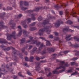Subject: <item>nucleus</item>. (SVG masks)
<instances>
[{
  "label": "nucleus",
  "instance_id": "72a5a7b5",
  "mask_svg": "<svg viewBox=\"0 0 79 79\" xmlns=\"http://www.w3.org/2000/svg\"><path fill=\"white\" fill-rule=\"evenodd\" d=\"M68 62H66V63H65L64 64V66H65V68H66V67H68V66H69V65L68 64Z\"/></svg>",
  "mask_w": 79,
  "mask_h": 79
},
{
  "label": "nucleus",
  "instance_id": "cd10ccee",
  "mask_svg": "<svg viewBox=\"0 0 79 79\" xmlns=\"http://www.w3.org/2000/svg\"><path fill=\"white\" fill-rule=\"evenodd\" d=\"M34 57L31 56L30 57V62H32V61H33V60L34 59Z\"/></svg>",
  "mask_w": 79,
  "mask_h": 79
},
{
  "label": "nucleus",
  "instance_id": "473e14b6",
  "mask_svg": "<svg viewBox=\"0 0 79 79\" xmlns=\"http://www.w3.org/2000/svg\"><path fill=\"white\" fill-rule=\"evenodd\" d=\"M77 74H78V73L76 71L75 72H74L73 73H72L71 74V76H73V75H75Z\"/></svg>",
  "mask_w": 79,
  "mask_h": 79
},
{
  "label": "nucleus",
  "instance_id": "ddd939ff",
  "mask_svg": "<svg viewBox=\"0 0 79 79\" xmlns=\"http://www.w3.org/2000/svg\"><path fill=\"white\" fill-rule=\"evenodd\" d=\"M68 31H69V32H73V30H72L69 29V27L67 26V28H64L63 30V32H67Z\"/></svg>",
  "mask_w": 79,
  "mask_h": 79
},
{
  "label": "nucleus",
  "instance_id": "423d86ee",
  "mask_svg": "<svg viewBox=\"0 0 79 79\" xmlns=\"http://www.w3.org/2000/svg\"><path fill=\"white\" fill-rule=\"evenodd\" d=\"M51 19H52V17L50 16V14H48V15L47 18L41 24V25L42 26H44V25L47 24H49V21Z\"/></svg>",
  "mask_w": 79,
  "mask_h": 79
},
{
  "label": "nucleus",
  "instance_id": "393cba45",
  "mask_svg": "<svg viewBox=\"0 0 79 79\" xmlns=\"http://www.w3.org/2000/svg\"><path fill=\"white\" fill-rule=\"evenodd\" d=\"M45 45H44V44H41L40 45V47H39V50H41V49H42V47H45Z\"/></svg>",
  "mask_w": 79,
  "mask_h": 79
},
{
  "label": "nucleus",
  "instance_id": "58836bf2",
  "mask_svg": "<svg viewBox=\"0 0 79 79\" xmlns=\"http://www.w3.org/2000/svg\"><path fill=\"white\" fill-rule=\"evenodd\" d=\"M13 9V8L12 7H7V10H12Z\"/></svg>",
  "mask_w": 79,
  "mask_h": 79
},
{
  "label": "nucleus",
  "instance_id": "c9c22d12",
  "mask_svg": "<svg viewBox=\"0 0 79 79\" xmlns=\"http://www.w3.org/2000/svg\"><path fill=\"white\" fill-rule=\"evenodd\" d=\"M5 15V13H3L1 14H0L1 17L2 18H3V16H4V15Z\"/></svg>",
  "mask_w": 79,
  "mask_h": 79
},
{
  "label": "nucleus",
  "instance_id": "052dcab7",
  "mask_svg": "<svg viewBox=\"0 0 79 79\" xmlns=\"http://www.w3.org/2000/svg\"><path fill=\"white\" fill-rule=\"evenodd\" d=\"M74 27H75V28L79 29V26H74Z\"/></svg>",
  "mask_w": 79,
  "mask_h": 79
},
{
  "label": "nucleus",
  "instance_id": "e2e57ef3",
  "mask_svg": "<svg viewBox=\"0 0 79 79\" xmlns=\"http://www.w3.org/2000/svg\"><path fill=\"white\" fill-rule=\"evenodd\" d=\"M14 79H16V78H17V76H15V75H14L13 76Z\"/></svg>",
  "mask_w": 79,
  "mask_h": 79
},
{
  "label": "nucleus",
  "instance_id": "a878e982",
  "mask_svg": "<svg viewBox=\"0 0 79 79\" xmlns=\"http://www.w3.org/2000/svg\"><path fill=\"white\" fill-rule=\"evenodd\" d=\"M74 52H76V53L75 54V55L76 56H77V55L79 56V51H77V50H74Z\"/></svg>",
  "mask_w": 79,
  "mask_h": 79
},
{
  "label": "nucleus",
  "instance_id": "4be33fe9",
  "mask_svg": "<svg viewBox=\"0 0 79 79\" xmlns=\"http://www.w3.org/2000/svg\"><path fill=\"white\" fill-rule=\"evenodd\" d=\"M71 36V35H67V36L65 38V39H66L67 40H71V39H73V38H71L70 39H69V37H70Z\"/></svg>",
  "mask_w": 79,
  "mask_h": 79
},
{
  "label": "nucleus",
  "instance_id": "b1692460",
  "mask_svg": "<svg viewBox=\"0 0 79 79\" xmlns=\"http://www.w3.org/2000/svg\"><path fill=\"white\" fill-rule=\"evenodd\" d=\"M37 64L38 65V66L37 67H36V71H39V70H40V68L39 67V65H40V63H37Z\"/></svg>",
  "mask_w": 79,
  "mask_h": 79
},
{
  "label": "nucleus",
  "instance_id": "3c124183",
  "mask_svg": "<svg viewBox=\"0 0 79 79\" xmlns=\"http://www.w3.org/2000/svg\"><path fill=\"white\" fill-rule=\"evenodd\" d=\"M32 48V45H29V48H28V50H31Z\"/></svg>",
  "mask_w": 79,
  "mask_h": 79
},
{
  "label": "nucleus",
  "instance_id": "8fccbe9b",
  "mask_svg": "<svg viewBox=\"0 0 79 79\" xmlns=\"http://www.w3.org/2000/svg\"><path fill=\"white\" fill-rule=\"evenodd\" d=\"M22 16H23L22 14H20L19 15H18V17L17 18H21V17Z\"/></svg>",
  "mask_w": 79,
  "mask_h": 79
},
{
  "label": "nucleus",
  "instance_id": "79ce46f5",
  "mask_svg": "<svg viewBox=\"0 0 79 79\" xmlns=\"http://www.w3.org/2000/svg\"><path fill=\"white\" fill-rule=\"evenodd\" d=\"M46 53V51L45 50H43L42 52H41V53L42 55H43V54H45Z\"/></svg>",
  "mask_w": 79,
  "mask_h": 79
},
{
  "label": "nucleus",
  "instance_id": "dca6fc26",
  "mask_svg": "<svg viewBox=\"0 0 79 79\" xmlns=\"http://www.w3.org/2000/svg\"><path fill=\"white\" fill-rule=\"evenodd\" d=\"M23 33L25 37H28V35H29V32H27L26 30H23Z\"/></svg>",
  "mask_w": 79,
  "mask_h": 79
},
{
  "label": "nucleus",
  "instance_id": "20e7f679",
  "mask_svg": "<svg viewBox=\"0 0 79 79\" xmlns=\"http://www.w3.org/2000/svg\"><path fill=\"white\" fill-rule=\"evenodd\" d=\"M60 66L59 67H57L56 68V70L57 69H60L62 68H63V69L59 70V73H63L64 71H65L66 70V68H65V66H63V65L64 64V61H60Z\"/></svg>",
  "mask_w": 79,
  "mask_h": 79
},
{
  "label": "nucleus",
  "instance_id": "6e6552de",
  "mask_svg": "<svg viewBox=\"0 0 79 79\" xmlns=\"http://www.w3.org/2000/svg\"><path fill=\"white\" fill-rule=\"evenodd\" d=\"M30 42V44H36L37 47H39L41 43L40 42H37V40H33L31 41L30 40H28L27 41V43H28Z\"/></svg>",
  "mask_w": 79,
  "mask_h": 79
},
{
  "label": "nucleus",
  "instance_id": "c85d7f7f",
  "mask_svg": "<svg viewBox=\"0 0 79 79\" xmlns=\"http://www.w3.org/2000/svg\"><path fill=\"white\" fill-rule=\"evenodd\" d=\"M66 23L68 24H73V22L71 20H68L67 22Z\"/></svg>",
  "mask_w": 79,
  "mask_h": 79
},
{
  "label": "nucleus",
  "instance_id": "4c0bfd02",
  "mask_svg": "<svg viewBox=\"0 0 79 79\" xmlns=\"http://www.w3.org/2000/svg\"><path fill=\"white\" fill-rule=\"evenodd\" d=\"M35 22H33L32 23L30 24L29 26H34L35 24Z\"/></svg>",
  "mask_w": 79,
  "mask_h": 79
},
{
  "label": "nucleus",
  "instance_id": "6ab92c4d",
  "mask_svg": "<svg viewBox=\"0 0 79 79\" xmlns=\"http://www.w3.org/2000/svg\"><path fill=\"white\" fill-rule=\"evenodd\" d=\"M0 44H3V43L5 44L8 43V42L6 40L3 39H0Z\"/></svg>",
  "mask_w": 79,
  "mask_h": 79
},
{
  "label": "nucleus",
  "instance_id": "bf43d9fd",
  "mask_svg": "<svg viewBox=\"0 0 79 79\" xmlns=\"http://www.w3.org/2000/svg\"><path fill=\"white\" fill-rule=\"evenodd\" d=\"M59 14H60V15H63V11H60L59 12Z\"/></svg>",
  "mask_w": 79,
  "mask_h": 79
},
{
  "label": "nucleus",
  "instance_id": "f03ea898",
  "mask_svg": "<svg viewBox=\"0 0 79 79\" xmlns=\"http://www.w3.org/2000/svg\"><path fill=\"white\" fill-rule=\"evenodd\" d=\"M52 26L50 25V26H44V29H41L39 30V32L38 34L39 35H42L44 34L43 32L45 31L48 34H49L51 32V31L49 30V28L52 27Z\"/></svg>",
  "mask_w": 79,
  "mask_h": 79
},
{
  "label": "nucleus",
  "instance_id": "2eb2a0df",
  "mask_svg": "<svg viewBox=\"0 0 79 79\" xmlns=\"http://www.w3.org/2000/svg\"><path fill=\"white\" fill-rule=\"evenodd\" d=\"M18 29H20L19 32L17 35V36H20L22 34V30H21V27L20 26L18 27Z\"/></svg>",
  "mask_w": 79,
  "mask_h": 79
},
{
  "label": "nucleus",
  "instance_id": "aec40b11",
  "mask_svg": "<svg viewBox=\"0 0 79 79\" xmlns=\"http://www.w3.org/2000/svg\"><path fill=\"white\" fill-rule=\"evenodd\" d=\"M37 52V48L36 47H35L33 49V51L32 50L31 51V54H33L34 53Z\"/></svg>",
  "mask_w": 79,
  "mask_h": 79
},
{
  "label": "nucleus",
  "instance_id": "13d9d810",
  "mask_svg": "<svg viewBox=\"0 0 79 79\" xmlns=\"http://www.w3.org/2000/svg\"><path fill=\"white\" fill-rule=\"evenodd\" d=\"M55 40H59V38L57 37H55Z\"/></svg>",
  "mask_w": 79,
  "mask_h": 79
},
{
  "label": "nucleus",
  "instance_id": "9b49d317",
  "mask_svg": "<svg viewBox=\"0 0 79 79\" xmlns=\"http://www.w3.org/2000/svg\"><path fill=\"white\" fill-rule=\"evenodd\" d=\"M63 24V22L61 21H59L55 24V26L56 27H59L60 26V24Z\"/></svg>",
  "mask_w": 79,
  "mask_h": 79
},
{
  "label": "nucleus",
  "instance_id": "0e129e2a",
  "mask_svg": "<svg viewBox=\"0 0 79 79\" xmlns=\"http://www.w3.org/2000/svg\"><path fill=\"white\" fill-rule=\"evenodd\" d=\"M27 27H28V26L27 25H25L23 26V27L25 28H27Z\"/></svg>",
  "mask_w": 79,
  "mask_h": 79
},
{
  "label": "nucleus",
  "instance_id": "de8ad7c7",
  "mask_svg": "<svg viewBox=\"0 0 79 79\" xmlns=\"http://www.w3.org/2000/svg\"><path fill=\"white\" fill-rule=\"evenodd\" d=\"M61 53H64V54H66L67 53H68V51H64V52H61Z\"/></svg>",
  "mask_w": 79,
  "mask_h": 79
},
{
  "label": "nucleus",
  "instance_id": "4d7b16f0",
  "mask_svg": "<svg viewBox=\"0 0 79 79\" xmlns=\"http://www.w3.org/2000/svg\"><path fill=\"white\" fill-rule=\"evenodd\" d=\"M29 38L30 40H32V39H34V37H32V36H30L29 37Z\"/></svg>",
  "mask_w": 79,
  "mask_h": 79
},
{
  "label": "nucleus",
  "instance_id": "9d476101",
  "mask_svg": "<svg viewBox=\"0 0 79 79\" xmlns=\"http://www.w3.org/2000/svg\"><path fill=\"white\" fill-rule=\"evenodd\" d=\"M14 21L11 20L9 23V24L11 25V27L12 29H15V26H16V24L14 23H13Z\"/></svg>",
  "mask_w": 79,
  "mask_h": 79
},
{
  "label": "nucleus",
  "instance_id": "774afa93",
  "mask_svg": "<svg viewBox=\"0 0 79 79\" xmlns=\"http://www.w3.org/2000/svg\"><path fill=\"white\" fill-rule=\"evenodd\" d=\"M45 56H44L43 57H42L40 58V59H44V58H45Z\"/></svg>",
  "mask_w": 79,
  "mask_h": 79
},
{
  "label": "nucleus",
  "instance_id": "f257e3e1",
  "mask_svg": "<svg viewBox=\"0 0 79 79\" xmlns=\"http://www.w3.org/2000/svg\"><path fill=\"white\" fill-rule=\"evenodd\" d=\"M48 7L47 6L43 7H36L35 9H34L33 10H28L27 11V13H28L29 15L31 16V19L33 21H35V18L34 17V16L37 15V14L33 13L32 14V13L33 12V11H36V12H38L40 10H43L44 9H48Z\"/></svg>",
  "mask_w": 79,
  "mask_h": 79
},
{
  "label": "nucleus",
  "instance_id": "7c9ffc66",
  "mask_svg": "<svg viewBox=\"0 0 79 79\" xmlns=\"http://www.w3.org/2000/svg\"><path fill=\"white\" fill-rule=\"evenodd\" d=\"M52 73L53 74H59V72H58L57 71H54L52 72Z\"/></svg>",
  "mask_w": 79,
  "mask_h": 79
},
{
  "label": "nucleus",
  "instance_id": "7ed1b4c3",
  "mask_svg": "<svg viewBox=\"0 0 79 79\" xmlns=\"http://www.w3.org/2000/svg\"><path fill=\"white\" fill-rule=\"evenodd\" d=\"M0 47L2 48V50H7V51L10 50L11 48H12V49L14 50L13 53H14V55H19V56L21 57V56H20V54H19V51H17L15 49V48L12 47H9L7 48H6V47L5 46H3V45H1L0 46Z\"/></svg>",
  "mask_w": 79,
  "mask_h": 79
},
{
  "label": "nucleus",
  "instance_id": "4468645a",
  "mask_svg": "<svg viewBox=\"0 0 79 79\" xmlns=\"http://www.w3.org/2000/svg\"><path fill=\"white\" fill-rule=\"evenodd\" d=\"M28 47L27 46L26 47H25L24 48H23L21 49L22 53H24L25 55H27V52L25 51V50H26L27 48Z\"/></svg>",
  "mask_w": 79,
  "mask_h": 79
},
{
  "label": "nucleus",
  "instance_id": "0eeeda50",
  "mask_svg": "<svg viewBox=\"0 0 79 79\" xmlns=\"http://www.w3.org/2000/svg\"><path fill=\"white\" fill-rule=\"evenodd\" d=\"M16 32L14 31L12 32L11 35H7V39L8 40H10L12 37H13L14 39H16Z\"/></svg>",
  "mask_w": 79,
  "mask_h": 79
},
{
  "label": "nucleus",
  "instance_id": "a18cd8bd",
  "mask_svg": "<svg viewBox=\"0 0 79 79\" xmlns=\"http://www.w3.org/2000/svg\"><path fill=\"white\" fill-rule=\"evenodd\" d=\"M27 73L29 76H32V74H31L30 72L28 71L27 72Z\"/></svg>",
  "mask_w": 79,
  "mask_h": 79
},
{
  "label": "nucleus",
  "instance_id": "603ef678",
  "mask_svg": "<svg viewBox=\"0 0 79 79\" xmlns=\"http://www.w3.org/2000/svg\"><path fill=\"white\" fill-rule=\"evenodd\" d=\"M40 63H45V62H47V60H41L40 61Z\"/></svg>",
  "mask_w": 79,
  "mask_h": 79
},
{
  "label": "nucleus",
  "instance_id": "a211bd4d",
  "mask_svg": "<svg viewBox=\"0 0 79 79\" xmlns=\"http://www.w3.org/2000/svg\"><path fill=\"white\" fill-rule=\"evenodd\" d=\"M0 26H1V27H0V30H1L2 28V29H5V28H6L7 27L6 26H4V23L3 22H0Z\"/></svg>",
  "mask_w": 79,
  "mask_h": 79
},
{
  "label": "nucleus",
  "instance_id": "412c9836",
  "mask_svg": "<svg viewBox=\"0 0 79 79\" xmlns=\"http://www.w3.org/2000/svg\"><path fill=\"white\" fill-rule=\"evenodd\" d=\"M47 50L48 51V52L50 53V52H54V51H55V49L53 48H48Z\"/></svg>",
  "mask_w": 79,
  "mask_h": 79
},
{
  "label": "nucleus",
  "instance_id": "f8f14e48",
  "mask_svg": "<svg viewBox=\"0 0 79 79\" xmlns=\"http://www.w3.org/2000/svg\"><path fill=\"white\" fill-rule=\"evenodd\" d=\"M67 5H66V3H63L62 5H61L60 6H59L58 5H55L54 6V7L56 9V10H58V8H61L62 6H65V7L66 6H67Z\"/></svg>",
  "mask_w": 79,
  "mask_h": 79
},
{
  "label": "nucleus",
  "instance_id": "09e8293b",
  "mask_svg": "<svg viewBox=\"0 0 79 79\" xmlns=\"http://www.w3.org/2000/svg\"><path fill=\"white\" fill-rule=\"evenodd\" d=\"M72 72H73L72 70H68L67 72V73H72Z\"/></svg>",
  "mask_w": 79,
  "mask_h": 79
},
{
  "label": "nucleus",
  "instance_id": "37998d69",
  "mask_svg": "<svg viewBox=\"0 0 79 79\" xmlns=\"http://www.w3.org/2000/svg\"><path fill=\"white\" fill-rule=\"evenodd\" d=\"M52 73L51 72L49 73L48 75H47V77H49V76H52Z\"/></svg>",
  "mask_w": 79,
  "mask_h": 79
},
{
  "label": "nucleus",
  "instance_id": "f3484780",
  "mask_svg": "<svg viewBox=\"0 0 79 79\" xmlns=\"http://www.w3.org/2000/svg\"><path fill=\"white\" fill-rule=\"evenodd\" d=\"M40 39H42V40H45V41H47V44H46V45L47 46H48V45H50V41L47 40L45 39V38H44L43 37H40Z\"/></svg>",
  "mask_w": 79,
  "mask_h": 79
},
{
  "label": "nucleus",
  "instance_id": "1a4fd4ad",
  "mask_svg": "<svg viewBox=\"0 0 79 79\" xmlns=\"http://www.w3.org/2000/svg\"><path fill=\"white\" fill-rule=\"evenodd\" d=\"M31 18H28L27 19H26L23 22H22V23L23 24H25L26 23H27V24H29L31 22Z\"/></svg>",
  "mask_w": 79,
  "mask_h": 79
},
{
  "label": "nucleus",
  "instance_id": "6e6d98bb",
  "mask_svg": "<svg viewBox=\"0 0 79 79\" xmlns=\"http://www.w3.org/2000/svg\"><path fill=\"white\" fill-rule=\"evenodd\" d=\"M50 68H46L45 69V71H49L50 70Z\"/></svg>",
  "mask_w": 79,
  "mask_h": 79
},
{
  "label": "nucleus",
  "instance_id": "69168bd1",
  "mask_svg": "<svg viewBox=\"0 0 79 79\" xmlns=\"http://www.w3.org/2000/svg\"><path fill=\"white\" fill-rule=\"evenodd\" d=\"M75 47H79V44H77L75 45Z\"/></svg>",
  "mask_w": 79,
  "mask_h": 79
},
{
  "label": "nucleus",
  "instance_id": "2f4dec72",
  "mask_svg": "<svg viewBox=\"0 0 79 79\" xmlns=\"http://www.w3.org/2000/svg\"><path fill=\"white\" fill-rule=\"evenodd\" d=\"M38 19L39 21H40L42 19V17L41 16H40L38 18Z\"/></svg>",
  "mask_w": 79,
  "mask_h": 79
},
{
  "label": "nucleus",
  "instance_id": "5701e85b",
  "mask_svg": "<svg viewBox=\"0 0 79 79\" xmlns=\"http://www.w3.org/2000/svg\"><path fill=\"white\" fill-rule=\"evenodd\" d=\"M65 13L66 15V16L68 17V18H69V16H70V15L69 14V12L67 11V10H65Z\"/></svg>",
  "mask_w": 79,
  "mask_h": 79
},
{
  "label": "nucleus",
  "instance_id": "c03bdc74",
  "mask_svg": "<svg viewBox=\"0 0 79 79\" xmlns=\"http://www.w3.org/2000/svg\"><path fill=\"white\" fill-rule=\"evenodd\" d=\"M49 37L50 39H53V35H49Z\"/></svg>",
  "mask_w": 79,
  "mask_h": 79
},
{
  "label": "nucleus",
  "instance_id": "5fc2aeb1",
  "mask_svg": "<svg viewBox=\"0 0 79 79\" xmlns=\"http://www.w3.org/2000/svg\"><path fill=\"white\" fill-rule=\"evenodd\" d=\"M25 60L26 61H29V59L28 58H27V57H26L25 58Z\"/></svg>",
  "mask_w": 79,
  "mask_h": 79
},
{
  "label": "nucleus",
  "instance_id": "864d4df0",
  "mask_svg": "<svg viewBox=\"0 0 79 79\" xmlns=\"http://www.w3.org/2000/svg\"><path fill=\"white\" fill-rule=\"evenodd\" d=\"M53 56H54L53 57V58H55V57H56V54H53Z\"/></svg>",
  "mask_w": 79,
  "mask_h": 79
},
{
  "label": "nucleus",
  "instance_id": "49530a36",
  "mask_svg": "<svg viewBox=\"0 0 79 79\" xmlns=\"http://www.w3.org/2000/svg\"><path fill=\"white\" fill-rule=\"evenodd\" d=\"M76 64L75 62H71V65L72 66H73Z\"/></svg>",
  "mask_w": 79,
  "mask_h": 79
},
{
  "label": "nucleus",
  "instance_id": "680f3d73",
  "mask_svg": "<svg viewBox=\"0 0 79 79\" xmlns=\"http://www.w3.org/2000/svg\"><path fill=\"white\" fill-rule=\"evenodd\" d=\"M54 34L55 35H58V33L57 32H54Z\"/></svg>",
  "mask_w": 79,
  "mask_h": 79
},
{
  "label": "nucleus",
  "instance_id": "c756f323",
  "mask_svg": "<svg viewBox=\"0 0 79 79\" xmlns=\"http://www.w3.org/2000/svg\"><path fill=\"white\" fill-rule=\"evenodd\" d=\"M21 44H23V43H24L25 42V41L26 40H25V39L24 38H23L22 40H21Z\"/></svg>",
  "mask_w": 79,
  "mask_h": 79
},
{
  "label": "nucleus",
  "instance_id": "a19ab883",
  "mask_svg": "<svg viewBox=\"0 0 79 79\" xmlns=\"http://www.w3.org/2000/svg\"><path fill=\"white\" fill-rule=\"evenodd\" d=\"M77 58L76 57H74L71 60H72V61H76V60H77Z\"/></svg>",
  "mask_w": 79,
  "mask_h": 79
},
{
  "label": "nucleus",
  "instance_id": "e433bc0d",
  "mask_svg": "<svg viewBox=\"0 0 79 79\" xmlns=\"http://www.w3.org/2000/svg\"><path fill=\"white\" fill-rule=\"evenodd\" d=\"M18 75L20 76V77H24V76L21 74V72H19L18 73Z\"/></svg>",
  "mask_w": 79,
  "mask_h": 79
},
{
  "label": "nucleus",
  "instance_id": "39448f33",
  "mask_svg": "<svg viewBox=\"0 0 79 79\" xmlns=\"http://www.w3.org/2000/svg\"><path fill=\"white\" fill-rule=\"evenodd\" d=\"M24 4L25 6H28L29 4L26 2H23L22 1H20V6L22 10H26L27 9V8H24L23 7V5Z\"/></svg>",
  "mask_w": 79,
  "mask_h": 79
},
{
  "label": "nucleus",
  "instance_id": "338daca9",
  "mask_svg": "<svg viewBox=\"0 0 79 79\" xmlns=\"http://www.w3.org/2000/svg\"><path fill=\"white\" fill-rule=\"evenodd\" d=\"M12 6L13 7H14V8H15L16 7V4L15 3L14 5H13Z\"/></svg>",
  "mask_w": 79,
  "mask_h": 79
},
{
  "label": "nucleus",
  "instance_id": "f704fd0d",
  "mask_svg": "<svg viewBox=\"0 0 79 79\" xmlns=\"http://www.w3.org/2000/svg\"><path fill=\"white\" fill-rule=\"evenodd\" d=\"M74 39L75 40L79 42V38H77V37H74Z\"/></svg>",
  "mask_w": 79,
  "mask_h": 79
},
{
  "label": "nucleus",
  "instance_id": "ea45409f",
  "mask_svg": "<svg viewBox=\"0 0 79 79\" xmlns=\"http://www.w3.org/2000/svg\"><path fill=\"white\" fill-rule=\"evenodd\" d=\"M35 59L37 61H39V60H40V57H38L37 56H36L35 57Z\"/></svg>",
  "mask_w": 79,
  "mask_h": 79
},
{
  "label": "nucleus",
  "instance_id": "bb28decb",
  "mask_svg": "<svg viewBox=\"0 0 79 79\" xmlns=\"http://www.w3.org/2000/svg\"><path fill=\"white\" fill-rule=\"evenodd\" d=\"M36 29V28L35 27H31L30 28V30L31 31H32L35 30Z\"/></svg>",
  "mask_w": 79,
  "mask_h": 79
}]
</instances>
